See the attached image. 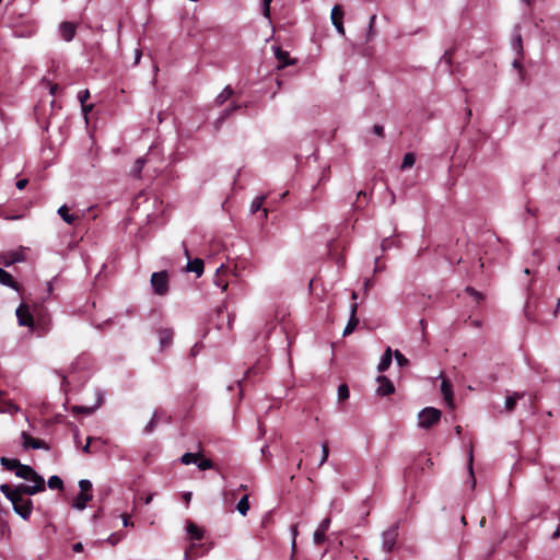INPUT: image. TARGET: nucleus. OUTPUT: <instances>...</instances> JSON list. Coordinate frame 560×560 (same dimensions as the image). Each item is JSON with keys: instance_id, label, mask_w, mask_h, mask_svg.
<instances>
[{"instance_id": "obj_1", "label": "nucleus", "mask_w": 560, "mask_h": 560, "mask_svg": "<svg viewBox=\"0 0 560 560\" xmlns=\"http://www.w3.org/2000/svg\"><path fill=\"white\" fill-rule=\"evenodd\" d=\"M31 481L34 483L33 486L20 483L14 488H12L8 483H3L0 486V491L4 495L10 494V495H16V497L34 495L36 493L45 491L46 485H45L44 478L34 479Z\"/></svg>"}, {"instance_id": "obj_2", "label": "nucleus", "mask_w": 560, "mask_h": 560, "mask_svg": "<svg viewBox=\"0 0 560 560\" xmlns=\"http://www.w3.org/2000/svg\"><path fill=\"white\" fill-rule=\"evenodd\" d=\"M4 497L11 501L13 510L16 514H19L23 520L30 518L33 511V502L31 499L10 494Z\"/></svg>"}, {"instance_id": "obj_3", "label": "nucleus", "mask_w": 560, "mask_h": 560, "mask_svg": "<svg viewBox=\"0 0 560 560\" xmlns=\"http://www.w3.org/2000/svg\"><path fill=\"white\" fill-rule=\"evenodd\" d=\"M151 285L153 292L158 295H166L170 290L168 273L166 270L153 272L151 275Z\"/></svg>"}, {"instance_id": "obj_4", "label": "nucleus", "mask_w": 560, "mask_h": 560, "mask_svg": "<svg viewBox=\"0 0 560 560\" xmlns=\"http://www.w3.org/2000/svg\"><path fill=\"white\" fill-rule=\"evenodd\" d=\"M442 412L433 407H427L419 412V427L431 429L441 419Z\"/></svg>"}, {"instance_id": "obj_5", "label": "nucleus", "mask_w": 560, "mask_h": 560, "mask_svg": "<svg viewBox=\"0 0 560 560\" xmlns=\"http://www.w3.org/2000/svg\"><path fill=\"white\" fill-rule=\"evenodd\" d=\"M16 317L20 326L34 328V316L31 313L30 306L26 303H22L16 308Z\"/></svg>"}, {"instance_id": "obj_6", "label": "nucleus", "mask_w": 560, "mask_h": 560, "mask_svg": "<svg viewBox=\"0 0 560 560\" xmlns=\"http://www.w3.org/2000/svg\"><path fill=\"white\" fill-rule=\"evenodd\" d=\"M208 551L203 544L191 542L185 550L184 560H196Z\"/></svg>"}, {"instance_id": "obj_7", "label": "nucleus", "mask_w": 560, "mask_h": 560, "mask_svg": "<svg viewBox=\"0 0 560 560\" xmlns=\"http://www.w3.org/2000/svg\"><path fill=\"white\" fill-rule=\"evenodd\" d=\"M398 537L397 527L393 526L383 534V549L390 552L396 545Z\"/></svg>"}, {"instance_id": "obj_8", "label": "nucleus", "mask_w": 560, "mask_h": 560, "mask_svg": "<svg viewBox=\"0 0 560 560\" xmlns=\"http://www.w3.org/2000/svg\"><path fill=\"white\" fill-rule=\"evenodd\" d=\"M14 474L16 477L28 480V481L43 478L31 466L24 465L22 463L19 464Z\"/></svg>"}, {"instance_id": "obj_9", "label": "nucleus", "mask_w": 560, "mask_h": 560, "mask_svg": "<svg viewBox=\"0 0 560 560\" xmlns=\"http://www.w3.org/2000/svg\"><path fill=\"white\" fill-rule=\"evenodd\" d=\"M378 386L376 393L378 396H388L395 392L393 382L386 376H378L376 378Z\"/></svg>"}, {"instance_id": "obj_10", "label": "nucleus", "mask_w": 560, "mask_h": 560, "mask_svg": "<svg viewBox=\"0 0 560 560\" xmlns=\"http://www.w3.org/2000/svg\"><path fill=\"white\" fill-rule=\"evenodd\" d=\"M22 439H23V446L25 448H33V450H39V448L48 450L49 448L45 441L35 439L26 432H22Z\"/></svg>"}, {"instance_id": "obj_11", "label": "nucleus", "mask_w": 560, "mask_h": 560, "mask_svg": "<svg viewBox=\"0 0 560 560\" xmlns=\"http://www.w3.org/2000/svg\"><path fill=\"white\" fill-rule=\"evenodd\" d=\"M186 530H187V535H188L189 539L192 540L194 542L200 541L203 538V535H205L203 528L198 526L196 523H194L190 520H188L186 522Z\"/></svg>"}, {"instance_id": "obj_12", "label": "nucleus", "mask_w": 560, "mask_h": 560, "mask_svg": "<svg viewBox=\"0 0 560 560\" xmlns=\"http://www.w3.org/2000/svg\"><path fill=\"white\" fill-rule=\"evenodd\" d=\"M358 313V303L353 302L350 306V318L348 320V324L343 330V336H349L353 332V330L359 325V318L357 316Z\"/></svg>"}, {"instance_id": "obj_13", "label": "nucleus", "mask_w": 560, "mask_h": 560, "mask_svg": "<svg viewBox=\"0 0 560 560\" xmlns=\"http://www.w3.org/2000/svg\"><path fill=\"white\" fill-rule=\"evenodd\" d=\"M69 211V207L67 205H63L58 209V214L69 225H75L78 222L81 221L82 214L70 213Z\"/></svg>"}, {"instance_id": "obj_14", "label": "nucleus", "mask_w": 560, "mask_h": 560, "mask_svg": "<svg viewBox=\"0 0 560 560\" xmlns=\"http://www.w3.org/2000/svg\"><path fill=\"white\" fill-rule=\"evenodd\" d=\"M60 36L63 40L70 42L77 34V24L72 22H62L59 26Z\"/></svg>"}, {"instance_id": "obj_15", "label": "nucleus", "mask_w": 560, "mask_h": 560, "mask_svg": "<svg viewBox=\"0 0 560 560\" xmlns=\"http://www.w3.org/2000/svg\"><path fill=\"white\" fill-rule=\"evenodd\" d=\"M158 337L160 341V348L163 351L172 345L174 331L171 328H159Z\"/></svg>"}, {"instance_id": "obj_16", "label": "nucleus", "mask_w": 560, "mask_h": 560, "mask_svg": "<svg viewBox=\"0 0 560 560\" xmlns=\"http://www.w3.org/2000/svg\"><path fill=\"white\" fill-rule=\"evenodd\" d=\"M275 57L278 60V68L282 69L287 66L293 65L294 61L291 59L290 54L282 50L280 47L275 48Z\"/></svg>"}, {"instance_id": "obj_17", "label": "nucleus", "mask_w": 560, "mask_h": 560, "mask_svg": "<svg viewBox=\"0 0 560 560\" xmlns=\"http://www.w3.org/2000/svg\"><path fill=\"white\" fill-rule=\"evenodd\" d=\"M269 196H260V197H256L252 205H250V210L253 213H256L258 212L259 210H262L264 212V218H267V213L269 211V207H264L262 208V205L265 202V200L268 198Z\"/></svg>"}, {"instance_id": "obj_18", "label": "nucleus", "mask_w": 560, "mask_h": 560, "mask_svg": "<svg viewBox=\"0 0 560 560\" xmlns=\"http://www.w3.org/2000/svg\"><path fill=\"white\" fill-rule=\"evenodd\" d=\"M92 500V493H79L73 500L72 506L78 510H84L89 501Z\"/></svg>"}, {"instance_id": "obj_19", "label": "nucleus", "mask_w": 560, "mask_h": 560, "mask_svg": "<svg viewBox=\"0 0 560 560\" xmlns=\"http://www.w3.org/2000/svg\"><path fill=\"white\" fill-rule=\"evenodd\" d=\"M392 360H393V352H392V349L388 347L385 350V352L378 363V366H377L378 372H385L390 366Z\"/></svg>"}, {"instance_id": "obj_20", "label": "nucleus", "mask_w": 560, "mask_h": 560, "mask_svg": "<svg viewBox=\"0 0 560 560\" xmlns=\"http://www.w3.org/2000/svg\"><path fill=\"white\" fill-rule=\"evenodd\" d=\"M516 47H517V52H518L520 57H522L523 56V47H522V37L521 36H517V38H516ZM513 67L518 70L520 77H521V79H523L524 78V69H523L521 58H517L513 61Z\"/></svg>"}, {"instance_id": "obj_21", "label": "nucleus", "mask_w": 560, "mask_h": 560, "mask_svg": "<svg viewBox=\"0 0 560 560\" xmlns=\"http://www.w3.org/2000/svg\"><path fill=\"white\" fill-rule=\"evenodd\" d=\"M0 283L18 290V282L14 281L13 277L2 268H0Z\"/></svg>"}, {"instance_id": "obj_22", "label": "nucleus", "mask_w": 560, "mask_h": 560, "mask_svg": "<svg viewBox=\"0 0 560 560\" xmlns=\"http://www.w3.org/2000/svg\"><path fill=\"white\" fill-rule=\"evenodd\" d=\"M205 268L203 260L200 258H195L190 260L187 265V270L195 272L198 277L202 275Z\"/></svg>"}, {"instance_id": "obj_23", "label": "nucleus", "mask_w": 560, "mask_h": 560, "mask_svg": "<svg viewBox=\"0 0 560 560\" xmlns=\"http://www.w3.org/2000/svg\"><path fill=\"white\" fill-rule=\"evenodd\" d=\"M264 371H265V365L261 362H258L256 365L249 368L246 371L245 377L238 382L240 386H243V384L246 382V380L249 378L250 376L261 374V373H264Z\"/></svg>"}, {"instance_id": "obj_24", "label": "nucleus", "mask_w": 560, "mask_h": 560, "mask_svg": "<svg viewBox=\"0 0 560 560\" xmlns=\"http://www.w3.org/2000/svg\"><path fill=\"white\" fill-rule=\"evenodd\" d=\"M441 390L444 396V399L447 401L448 405H453V390L452 385L447 380H443L441 384Z\"/></svg>"}, {"instance_id": "obj_25", "label": "nucleus", "mask_w": 560, "mask_h": 560, "mask_svg": "<svg viewBox=\"0 0 560 560\" xmlns=\"http://www.w3.org/2000/svg\"><path fill=\"white\" fill-rule=\"evenodd\" d=\"M524 397V393H513V395L508 396L505 400V409L509 412H512L515 409L517 400Z\"/></svg>"}, {"instance_id": "obj_26", "label": "nucleus", "mask_w": 560, "mask_h": 560, "mask_svg": "<svg viewBox=\"0 0 560 560\" xmlns=\"http://www.w3.org/2000/svg\"><path fill=\"white\" fill-rule=\"evenodd\" d=\"M234 94V91L230 85H226L223 91L217 96L215 104L218 106L223 105L229 98H231Z\"/></svg>"}, {"instance_id": "obj_27", "label": "nucleus", "mask_w": 560, "mask_h": 560, "mask_svg": "<svg viewBox=\"0 0 560 560\" xmlns=\"http://www.w3.org/2000/svg\"><path fill=\"white\" fill-rule=\"evenodd\" d=\"M24 259L23 254L11 252L3 256V264L4 266L9 267L13 265L14 262L22 261Z\"/></svg>"}, {"instance_id": "obj_28", "label": "nucleus", "mask_w": 560, "mask_h": 560, "mask_svg": "<svg viewBox=\"0 0 560 560\" xmlns=\"http://www.w3.org/2000/svg\"><path fill=\"white\" fill-rule=\"evenodd\" d=\"M228 272V267L221 265L217 270L215 284L221 287L222 291L228 289L229 283L222 279V276Z\"/></svg>"}, {"instance_id": "obj_29", "label": "nucleus", "mask_w": 560, "mask_h": 560, "mask_svg": "<svg viewBox=\"0 0 560 560\" xmlns=\"http://www.w3.org/2000/svg\"><path fill=\"white\" fill-rule=\"evenodd\" d=\"M20 463L21 462L16 458H8L4 456L0 458V464L2 465V467L7 470L14 471V472Z\"/></svg>"}, {"instance_id": "obj_30", "label": "nucleus", "mask_w": 560, "mask_h": 560, "mask_svg": "<svg viewBox=\"0 0 560 560\" xmlns=\"http://www.w3.org/2000/svg\"><path fill=\"white\" fill-rule=\"evenodd\" d=\"M147 163V159L144 158H138L136 161H135V164H133V167L130 172V174L135 177V178H140L141 177V172L144 167Z\"/></svg>"}, {"instance_id": "obj_31", "label": "nucleus", "mask_w": 560, "mask_h": 560, "mask_svg": "<svg viewBox=\"0 0 560 560\" xmlns=\"http://www.w3.org/2000/svg\"><path fill=\"white\" fill-rule=\"evenodd\" d=\"M525 315L532 322L546 323V319L541 318L538 314L532 311V301L528 300L525 305Z\"/></svg>"}, {"instance_id": "obj_32", "label": "nucleus", "mask_w": 560, "mask_h": 560, "mask_svg": "<svg viewBox=\"0 0 560 560\" xmlns=\"http://www.w3.org/2000/svg\"><path fill=\"white\" fill-rule=\"evenodd\" d=\"M330 19H331L332 24H338V23L342 22L343 10H342L341 5L336 4L332 8Z\"/></svg>"}, {"instance_id": "obj_33", "label": "nucleus", "mask_w": 560, "mask_h": 560, "mask_svg": "<svg viewBox=\"0 0 560 560\" xmlns=\"http://www.w3.org/2000/svg\"><path fill=\"white\" fill-rule=\"evenodd\" d=\"M200 457H201L200 453H189V452H187V453H185L180 457V462L184 465H190V464H194V463H198Z\"/></svg>"}, {"instance_id": "obj_34", "label": "nucleus", "mask_w": 560, "mask_h": 560, "mask_svg": "<svg viewBox=\"0 0 560 560\" xmlns=\"http://www.w3.org/2000/svg\"><path fill=\"white\" fill-rule=\"evenodd\" d=\"M243 107L241 104L233 103L229 108L224 109L219 119L217 120L218 124H222L232 113L235 110H238Z\"/></svg>"}, {"instance_id": "obj_35", "label": "nucleus", "mask_w": 560, "mask_h": 560, "mask_svg": "<svg viewBox=\"0 0 560 560\" xmlns=\"http://www.w3.org/2000/svg\"><path fill=\"white\" fill-rule=\"evenodd\" d=\"M237 511L245 516L249 510L248 494H244L236 505Z\"/></svg>"}, {"instance_id": "obj_36", "label": "nucleus", "mask_w": 560, "mask_h": 560, "mask_svg": "<svg viewBox=\"0 0 560 560\" xmlns=\"http://www.w3.org/2000/svg\"><path fill=\"white\" fill-rule=\"evenodd\" d=\"M415 162H416L415 153H411V152L406 153L402 159L401 170H407V168L412 167L415 165Z\"/></svg>"}, {"instance_id": "obj_37", "label": "nucleus", "mask_w": 560, "mask_h": 560, "mask_svg": "<svg viewBox=\"0 0 560 560\" xmlns=\"http://www.w3.org/2000/svg\"><path fill=\"white\" fill-rule=\"evenodd\" d=\"M48 487L50 489H58V490H62L63 489V481L61 480L60 477L58 476H51L49 479H48V482H47Z\"/></svg>"}, {"instance_id": "obj_38", "label": "nucleus", "mask_w": 560, "mask_h": 560, "mask_svg": "<svg viewBox=\"0 0 560 560\" xmlns=\"http://www.w3.org/2000/svg\"><path fill=\"white\" fill-rule=\"evenodd\" d=\"M349 398V387L347 384H341L338 387V400L345 401Z\"/></svg>"}, {"instance_id": "obj_39", "label": "nucleus", "mask_w": 560, "mask_h": 560, "mask_svg": "<svg viewBox=\"0 0 560 560\" xmlns=\"http://www.w3.org/2000/svg\"><path fill=\"white\" fill-rule=\"evenodd\" d=\"M97 441H98V439L89 436L86 440V444L83 446L82 451L85 454H94L96 452V450L92 446V443L97 442Z\"/></svg>"}, {"instance_id": "obj_40", "label": "nucleus", "mask_w": 560, "mask_h": 560, "mask_svg": "<svg viewBox=\"0 0 560 560\" xmlns=\"http://www.w3.org/2000/svg\"><path fill=\"white\" fill-rule=\"evenodd\" d=\"M80 492L81 493H91L92 491V483L90 480L82 479L79 481Z\"/></svg>"}, {"instance_id": "obj_41", "label": "nucleus", "mask_w": 560, "mask_h": 560, "mask_svg": "<svg viewBox=\"0 0 560 560\" xmlns=\"http://www.w3.org/2000/svg\"><path fill=\"white\" fill-rule=\"evenodd\" d=\"M394 355L399 366H406L409 364V360L400 351L396 350Z\"/></svg>"}, {"instance_id": "obj_42", "label": "nucleus", "mask_w": 560, "mask_h": 560, "mask_svg": "<svg viewBox=\"0 0 560 560\" xmlns=\"http://www.w3.org/2000/svg\"><path fill=\"white\" fill-rule=\"evenodd\" d=\"M328 456H329V446H328L327 442H324L322 445V458L319 462V466H323L327 462Z\"/></svg>"}, {"instance_id": "obj_43", "label": "nucleus", "mask_w": 560, "mask_h": 560, "mask_svg": "<svg viewBox=\"0 0 560 560\" xmlns=\"http://www.w3.org/2000/svg\"><path fill=\"white\" fill-rule=\"evenodd\" d=\"M314 542L316 545H322L325 542L326 540V533L325 532H320L319 529H316L315 533H314Z\"/></svg>"}, {"instance_id": "obj_44", "label": "nucleus", "mask_w": 560, "mask_h": 560, "mask_svg": "<svg viewBox=\"0 0 560 560\" xmlns=\"http://www.w3.org/2000/svg\"><path fill=\"white\" fill-rule=\"evenodd\" d=\"M158 421H159V418H158V415H156V412H155V413L153 415L152 419L150 420V422L145 425V428H144V432H145V433H151V432L154 430V428H155V425H156Z\"/></svg>"}, {"instance_id": "obj_45", "label": "nucleus", "mask_w": 560, "mask_h": 560, "mask_svg": "<svg viewBox=\"0 0 560 560\" xmlns=\"http://www.w3.org/2000/svg\"><path fill=\"white\" fill-rule=\"evenodd\" d=\"M453 55H454V49H452V48L447 49V50H445L441 60L444 61L450 67L452 65Z\"/></svg>"}, {"instance_id": "obj_46", "label": "nucleus", "mask_w": 560, "mask_h": 560, "mask_svg": "<svg viewBox=\"0 0 560 560\" xmlns=\"http://www.w3.org/2000/svg\"><path fill=\"white\" fill-rule=\"evenodd\" d=\"M198 468L200 470H207L213 468V462L211 459H202L198 463Z\"/></svg>"}, {"instance_id": "obj_47", "label": "nucleus", "mask_w": 560, "mask_h": 560, "mask_svg": "<svg viewBox=\"0 0 560 560\" xmlns=\"http://www.w3.org/2000/svg\"><path fill=\"white\" fill-rule=\"evenodd\" d=\"M89 98H90V91L89 90H83V91L79 92L78 100L81 103V105L85 104Z\"/></svg>"}, {"instance_id": "obj_48", "label": "nucleus", "mask_w": 560, "mask_h": 560, "mask_svg": "<svg viewBox=\"0 0 560 560\" xmlns=\"http://www.w3.org/2000/svg\"><path fill=\"white\" fill-rule=\"evenodd\" d=\"M330 524H331V520H330V517H326V518H324V520L320 522V524H319V526H318V528H317V529H319L320 532H325V533H326V532L329 529Z\"/></svg>"}, {"instance_id": "obj_49", "label": "nucleus", "mask_w": 560, "mask_h": 560, "mask_svg": "<svg viewBox=\"0 0 560 560\" xmlns=\"http://www.w3.org/2000/svg\"><path fill=\"white\" fill-rule=\"evenodd\" d=\"M466 292L469 293L470 295H472L476 299L477 302H479V301H481L483 299V295L480 292L476 291L471 287H467L466 288Z\"/></svg>"}, {"instance_id": "obj_50", "label": "nucleus", "mask_w": 560, "mask_h": 560, "mask_svg": "<svg viewBox=\"0 0 560 560\" xmlns=\"http://www.w3.org/2000/svg\"><path fill=\"white\" fill-rule=\"evenodd\" d=\"M272 0H262V14L266 18L270 16V3Z\"/></svg>"}, {"instance_id": "obj_51", "label": "nucleus", "mask_w": 560, "mask_h": 560, "mask_svg": "<svg viewBox=\"0 0 560 560\" xmlns=\"http://www.w3.org/2000/svg\"><path fill=\"white\" fill-rule=\"evenodd\" d=\"M393 244H394V240L390 237H387L382 241L381 246H382L383 250H387L388 248H390L393 246Z\"/></svg>"}, {"instance_id": "obj_52", "label": "nucleus", "mask_w": 560, "mask_h": 560, "mask_svg": "<svg viewBox=\"0 0 560 560\" xmlns=\"http://www.w3.org/2000/svg\"><path fill=\"white\" fill-rule=\"evenodd\" d=\"M373 132H374L376 136H378V137L383 138V137H384V127H383V126H381V125H374V127H373Z\"/></svg>"}, {"instance_id": "obj_53", "label": "nucleus", "mask_w": 560, "mask_h": 560, "mask_svg": "<svg viewBox=\"0 0 560 560\" xmlns=\"http://www.w3.org/2000/svg\"><path fill=\"white\" fill-rule=\"evenodd\" d=\"M27 184H28V180L26 178H21L16 182L15 185H16L18 189L22 190L27 186Z\"/></svg>"}, {"instance_id": "obj_54", "label": "nucleus", "mask_w": 560, "mask_h": 560, "mask_svg": "<svg viewBox=\"0 0 560 560\" xmlns=\"http://www.w3.org/2000/svg\"><path fill=\"white\" fill-rule=\"evenodd\" d=\"M81 107H82V112H83L84 116L86 117V116H88V114H89L90 112H92V109H93V107H94V106H93V104H86V103H85V104H82V105H81Z\"/></svg>"}, {"instance_id": "obj_55", "label": "nucleus", "mask_w": 560, "mask_h": 560, "mask_svg": "<svg viewBox=\"0 0 560 560\" xmlns=\"http://www.w3.org/2000/svg\"><path fill=\"white\" fill-rule=\"evenodd\" d=\"M120 540V537L117 534H112L108 537V542L113 546H115Z\"/></svg>"}, {"instance_id": "obj_56", "label": "nucleus", "mask_w": 560, "mask_h": 560, "mask_svg": "<svg viewBox=\"0 0 560 560\" xmlns=\"http://www.w3.org/2000/svg\"><path fill=\"white\" fill-rule=\"evenodd\" d=\"M72 550L74 552H82L84 550V547H83V544L82 542H75L73 544L72 546Z\"/></svg>"}, {"instance_id": "obj_57", "label": "nucleus", "mask_w": 560, "mask_h": 560, "mask_svg": "<svg viewBox=\"0 0 560 560\" xmlns=\"http://www.w3.org/2000/svg\"><path fill=\"white\" fill-rule=\"evenodd\" d=\"M334 26L337 28L339 34L345 35L343 22H340L338 24H334Z\"/></svg>"}, {"instance_id": "obj_58", "label": "nucleus", "mask_w": 560, "mask_h": 560, "mask_svg": "<svg viewBox=\"0 0 560 560\" xmlns=\"http://www.w3.org/2000/svg\"><path fill=\"white\" fill-rule=\"evenodd\" d=\"M183 499L184 501L186 502V504H189L190 500H191V493L190 492H186L183 494Z\"/></svg>"}, {"instance_id": "obj_59", "label": "nucleus", "mask_w": 560, "mask_h": 560, "mask_svg": "<svg viewBox=\"0 0 560 560\" xmlns=\"http://www.w3.org/2000/svg\"><path fill=\"white\" fill-rule=\"evenodd\" d=\"M560 537V524L557 526V529L555 530V533L552 534L551 538L552 539H557Z\"/></svg>"}, {"instance_id": "obj_60", "label": "nucleus", "mask_w": 560, "mask_h": 560, "mask_svg": "<svg viewBox=\"0 0 560 560\" xmlns=\"http://www.w3.org/2000/svg\"><path fill=\"white\" fill-rule=\"evenodd\" d=\"M560 310V299H558L556 310L552 313V317L556 318L558 316V312Z\"/></svg>"}, {"instance_id": "obj_61", "label": "nucleus", "mask_w": 560, "mask_h": 560, "mask_svg": "<svg viewBox=\"0 0 560 560\" xmlns=\"http://www.w3.org/2000/svg\"><path fill=\"white\" fill-rule=\"evenodd\" d=\"M375 20H376V15L374 14V15H372V16H371V19H370V25H369V27H370V32H372V30H373V25H374V23H375Z\"/></svg>"}, {"instance_id": "obj_62", "label": "nucleus", "mask_w": 560, "mask_h": 560, "mask_svg": "<svg viewBox=\"0 0 560 560\" xmlns=\"http://www.w3.org/2000/svg\"><path fill=\"white\" fill-rule=\"evenodd\" d=\"M425 466L429 467V468L433 466V462H432L431 458H429V457L425 458Z\"/></svg>"}, {"instance_id": "obj_63", "label": "nucleus", "mask_w": 560, "mask_h": 560, "mask_svg": "<svg viewBox=\"0 0 560 560\" xmlns=\"http://www.w3.org/2000/svg\"><path fill=\"white\" fill-rule=\"evenodd\" d=\"M124 525L125 526L132 525V523L129 521V518L127 516L124 517Z\"/></svg>"}, {"instance_id": "obj_64", "label": "nucleus", "mask_w": 560, "mask_h": 560, "mask_svg": "<svg viewBox=\"0 0 560 560\" xmlns=\"http://www.w3.org/2000/svg\"><path fill=\"white\" fill-rule=\"evenodd\" d=\"M247 489H248V488H247V486H246V485H241L236 491H237V492H238V491H247Z\"/></svg>"}]
</instances>
